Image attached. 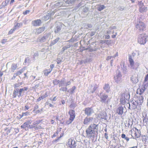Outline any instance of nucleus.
<instances>
[{
	"label": "nucleus",
	"mask_w": 148,
	"mask_h": 148,
	"mask_svg": "<svg viewBox=\"0 0 148 148\" xmlns=\"http://www.w3.org/2000/svg\"><path fill=\"white\" fill-rule=\"evenodd\" d=\"M60 38H57L55 40H54L51 43L52 45H53L55 43H56L59 41Z\"/></svg>",
	"instance_id": "nucleus-39"
},
{
	"label": "nucleus",
	"mask_w": 148,
	"mask_h": 148,
	"mask_svg": "<svg viewBox=\"0 0 148 148\" xmlns=\"http://www.w3.org/2000/svg\"><path fill=\"white\" fill-rule=\"evenodd\" d=\"M95 32H92L90 33V35L91 36H92L95 34Z\"/></svg>",
	"instance_id": "nucleus-57"
},
{
	"label": "nucleus",
	"mask_w": 148,
	"mask_h": 148,
	"mask_svg": "<svg viewBox=\"0 0 148 148\" xmlns=\"http://www.w3.org/2000/svg\"><path fill=\"white\" fill-rule=\"evenodd\" d=\"M98 10L99 11L102 10V6L101 5H100L98 7Z\"/></svg>",
	"instance_id": "nucleus-54"
},
{
	"label": "nucleus",
	"mask_w": 148,
	"mask_h": 148,
	"mask_svg": "<svg viewBox=\"0 0 148 148\" xmlns=\"http://www.w3.org/2000/svg\"><path fill=\"white\" fill-rule=\"evenodd\" d=\"M66 84V86H67L68 85H69L71 84V82L70 81L67 82L66 83H65Z\"/></svg>",
	"instance_id": "nucleus-59"
},
{
	"label": "nucleus",
	"mask_w": 148,
	"mask_h": 148,
	"mask_svg": "<svg viewBox=\"0 0 148 148\" xmlns=\"http://www.w3.org/2000/svg\"><path fill=\"white\" fill-rule=\"evenodd\" d=\"M50 67L51 69L52 70V69L54 67V65L53 64H51L50 65Z\"/></svg>",
	"instance_id": "nucleus-64"
},
{
	"label": "nucleus",
	"mask_w": 148,
	"mask_h": 148,
	"mask_svg": "<svg viewBox=\"0 0 148 148\" xmlns=\"http://www.w3.org/2000/svg\"><path fill=\"white\" fill-rule=\"evenodd\" d=\"M41 23V21L40 19H38L32 22V24L34 26H39Z\"/></svg>",
	"instance_id": "nucleus-16"
},
{
	"label": "nucleus",
	"mask_w": 148,
	"mask_h": 148,
	"mask_svg": "<svg viewBox=\"0 0 148 148\" xmlns=\"http://www.w3.org/2000/svg\"><path fill=\"white\" fill-rule=\"evenodd\" d=\"M97 125L95 124L90 125L86 131V137L92 139L95 137L97 133Z\"/></svg>",
	"instance_id": "nucleus-1"
},
{
	"label": "nucleus",
	"mask_w": 148,
	"mask_h": 148,
	"mask_svg": "<svg viewBox=\"0 0 148 148\" xmlns=\"http://www.w3.org/2000/svg\"><path fill=\"white\" fill-rule=\"evenodd\" d=\"M103 37H104L106 39H109L110 38V36L108 35H104Z\"/></svg>",
	"instance_id": "nucleus-49"
},
{
	"label": "nucleus",
	"mask_w": 148,
	"mask_h": 148,
	"mask_svg": "<svg viewBox=\"0 0 148 148\" xmlns=\"http://www.w3.org/2000/svg\"><path fill=\"white\" fill-rule=\"evenodd\" d=\"M118 56V52H116V54L114 56H112L114 58L115 57L117 56Z\"/></svg>",
	"instance_id": "nucleus-56"
},
{
	"label": "nucleus",
	"mask_w": 148,
	"mask_h": 148,
	"mask_svg": "<svg viewBox=\"0 0 148 148\" xmlns=\"http://www.w3.org/2000/svg\"><path fill=\"white\" fill-rule=\"evenodd\" d=\"M60 82V81L58 80L57 79H56L54 80L53 81V83L54 85H57L58 84H59V83Z\"/></svg>",
	"instance_id": "nucleus-41"
},
{
	"label": "nucleus",
	"mask_w": 148,
	"mask_h": 148,
	"mask_svg": "<svg viewBox=\"0 0 148 148\" xmlns=\"http://www.w3.org/2000/svg\"><path fill=\"white\" fill-rule=\"evenodd\" d=\"M116 27L115 26H111L109 28L108 30L106 31L105 33L108 34H110L111 32V30L116 29Z\"/></svg>",
	"instance_id": "nucleus-22"
},
{
	"label": "nucleus",
	"mask_w": 148,
	"mask_h": 148,
	"mask_svg": "<svg viewBox=\"0 0 148 148\" xmlns=\"http://www.w3.org/2000/svg\"><path fill=\"white\" fill-rule=\"evenodd\" d=\"M71 46V45H68L63 47L62 48L63 51H64L65 50H67Z\"/></svg>",
	"instance_id": "nucleus-33"
},
{
	"label": "nucleus",
	"mask_w": 148,
	"mask_h": 148,
	"mask_svg": "<svg viewBox=\"0 0 148 148\" xmlns=\"http://www.w3.org/2000/svg\"><path fill=\"white\" fill-rule=\"evenodd\" d=\"M45 29V27H43L38 29H34L33 30V32L36 34L38 35L44 31Z\"/></svg>",
	"instance_id": "nucleus-12"
},
{
	"label": "nucleus",
	"mask_w": 148,
	"mask_h": 148,
	"mask_svg": "<svg viewBox=\"0 0 148 148\" xmlns=\"http://www.w3.org/2000/svg\"><path fill=\"white\" fill-rule=\"evenodd\" d=\"M62 61L60 58H58L57 59V62L58 64H59Z\"/></svg>",
	"instance_id": "nucleus-52"
},
{
	"label": "nucleus",
	"mask_w": 148,
	"mask_h": 148,
	"mask_svg": "<svg viewBox=\"0 0 148 148\" xmlns=\"http://www.w3.org/2000/svg\"><path fill=\"white\" fill-rule=\"evenodd\" d=\"M66 86V84L64 80L63 79H62L60 81L59 84V87L62 86Z\"/></svg>",
	"instance_id": "nucleus-27"
},
{
	"label": "nucleus",
	"mask_w": 148,
	"mask_h": 148,
	"mask_svg": "<svg viewBox=\"0 0 148 148\" xmlns=\"http://www.w3.org/2000/svg\"><path fill=\"white\" fill-rule=\"evenodd\" d=\"M52 71V69H49L46 70L45 71L44 74L46 76H47Z\"/></svg>",
	"instance_id": "nucleus-31"
},
{
	"label": "nucleus",
	"mask_w": 148,
	"mask_h": 148,
	"mask_svg": "<svg viewBox=\"0 0 148 148\" xmlns=\"http://www.w3.org/2000/svg\"><path fill=\"white\" fill-rule=\"evenodd\" d=\"M38 53L37 52L34 54V57H38Z\"/></svg>",
	"instance_id": "nucleus-61"
},
{
	"label": "nucleus",
	"mask_w": 148,
	"mask_h": 148,
	"mask_svg": "<svg viewBox=\"0 0 148 148\" xmlns=\"http://www.w3.org/2000/svg\"><path fill=\"white\" fill-rule=\"evenodd\" d=\"M17 65L15 64H13L11 68V70L13 72L17 68Z\"/></svg>",
	"instance_id": "nucleus-30"
},
{
	"label": "nucleus",
	"mask_w": 148,
	"mask_h": 148,
	"mask_svg": "<svg viewBox=\"0 0 148 148\" xmlns=\"http://www.w3.org/2000/svg\"><path fill=\"white\" fill-rule=\"evenodd\" d=\"M147 36L145 34H140L138 39V43L141 45L144 44L146 42Z\"/></svg>",
	"instance_id": "nucleus-5"
},
{
	"label": "nucleus",
	"mask_w": 148,
	"mask_h": 148,
	"mask_svg": "<svg viewBox=\"0 0 148 148\" xmlns=\"http://www.w3.org/2000/svg\"><path fill=\"white\" fill-rule=\"evenodd\" d=\"M146 89V88L144 86H142L140 88L137 89V92L139 91V94L141 95L144 92Z\"/></svg>",
	"instance_id": "nucleus-21"
},
{
	"label": "nucleus",
	"mask_w": 148,
	"mask_h": 148,
	"mask_svg": "<svg viewBox=\"0 0 148 148\" xmlns=\"http://www.w3.org/2000/svg\"><path fill=\"white\" fill-rule=\"evenodd\" d=\"M15 29L14 28V29H11L10 30L9 32V34H12L13 32H14V30Z\"/></svg>",
	"instance_id": "nucleus-51"
},
{
	"label": "nucleus",
	"mask_w": 148,
	"mask_h": 148,
	"mask_svg": "<svg viewBox=\"0 0 148 148\" xmlns=\"http://www.w3.org/2000/svg\"><path fill=\"white\" fill-rule=\"evenodd\" d=\"M88 11V9L87 8H84L83 9V11L84 12H87Z\"/></svg>",
	"instance_id": "nucleus-58"
},
{
	"label": "nucleus",
	"mask_w": 148,
	"mask_h": 148,
	"mask_svg": "<svg viewBox=\"0 0 148 148\" xmlns=\"http://www.w3.org/2000/svg\"><path fill=\"white\" fill-rule=\"evenodd\" d=\"M50 37V34L48 33L44 36L39 38L38 39V41L41 42H44L46 40H49Z\"/></svg>",
	"instance_id": "nucleus-10"
},
{
	"label": "nucleus",
	"mask_w": 148,
	"mask_h": 148,
	"mask_svg": "<svg viewBox=\"0 0 148 148\" xmlns=\"http://www.w3.org/2000/svg\"><path fill=\"white\" fill-rule=\"evenodd\" d=\"M40 121L39 120L34 121L33 123V125H32L33 126H36L38 125H39L38 124L40 123Z\"/></svg>",
	"instance_id": "nucleus-34"
},
{
	"label": "nucleus",
	"mask_w": 148,
	"mask_h": 148,
	"mask_svg": "<svg viewBox=\"0 0 148 148\" xmlns=\"http://www.w3.org/2000/svg\"><path fill=\"white\" fill-rule=\"evenodd\" d=\"M143 97L142 96L140 95V96L139 97L138 99L137 100L138 101L140 105H141L142 103H143Z\"/></svg>",
	"instance_id": "nucleus-26"
},
{
	"label": "nucleus",
	"mask_w": 148,
	"mask_h": 148,
	"mask_svg": "<svg viewBox=\"0 0 148 148\" xmlns=\"http://www.w3.org/2000/svg\"><path fill=\"white\" fill-rule=\"evenodd\" d=\"M41 96L38 99H37V101H40L41 99H43V98H41Z\"/></svg>",
	"instance_id": "nucleus-63"
},
{
	"label": "nucleus",
	"mask_w": 148,
	"mask_h": 148,
	"mask_svg": "<svg viewBox=\"0 0 148 148\" xmlns=\"http://www.w3.org/2000/svg\"><path fill=\"white\" fill-rule=\"evenodd\" d=\"M117 112L119 114H122L123 113V108L122 107H119L117 109Z\"/></svg>",
	"instance_id": "nucleus-25"
},
{
	"label": "nucleus",
	"mask_w": 148,
	"mask_h": 148,
	"mask_svg": "<svg viewBox=\"0 0 148 148\" xmlns=\"http://www.w3.org/2000/svg\"><path fill=\"white\" fill-rule=\"evenodd\" d=\"M60 30V27L59 26H57L55 29V32L56 33H58Z\"/></svg>",
	"instance_id": "nucleus-40"
},
{
	"label": "nucleus",
	"mask_w": 148,
	"mask_h": 148,
	"mask_svg": "<svg viewBox=\"0 0 148 148\" xmlns=\"http://www.w3.org/2000/svg\"><path fill=\"white\" fill-rule=\"evenodd\" d=\"M137 77V75H133L131 77V80L133 83H136L138 82V80Z\"/></svg>",
	"instance_id": "nucleus-19"
},
{
	"label": "nucleus",
	"mask_w": 148,
	"mask_h": 148,
	"mask_svg": "<svg viewBox=\"0 0 148 148\" xmlns=\"http://www.w3.org/2000/svg\"><path fill=\"white\" fill-rule=\"evenodd\" d=\"M132 107L130 106V103H127V104H128L129 105L128 108L129 109H135L137 108V106L138 105H140L138 101H133L132 102Z\"/></svg>",
	"instance_id": "nucleus-11"
},
{
	"label": "nucleus",
	"mask_w": 148,
	"mask_h": 148,
	"mask_svg": "<svg viewBox=\"0 0 148 148\" xmlns=\"http://www.w3.org/2000/svg\"><path fill=\"white\" fill-rule=\"evenodd\" d=\"M85 114L87 116H89L93 112L92 109L90 108H86L85 110Z\"/></svg>",
	"instance_id": "nucleus-13"
},
{
	"label": "nucleus",
	"mask_w": 148,
	"mask_h": 148,
	"mask_svg": "<svg viewBox=\"0 0 148 148\" xmlns=\"http://www.w3.org/2000/svg\"><path fill=\"white\" fill-rule=\"evenodd\" d=\"M143 123L144 125H146L148 122V119L146 117L143 116Z\"/></svg>",
	"instance_id": "nucleus-28"
},
{
	"label": "nucleus",
	"mask_w": 148,
	"mask_h": 148,
	"mask_svg": "<svg viewBox=\"0 0 148 148\" xmlns=\"http://www.w3.org/2000/svg\"><path fill=\"white\" fill-rule=\"evenodd\" d=\"M105 43L108 45H109L111 43V40H102V43Z\"/></svg>",
	"instance_id": "nucleus-36"
},
{
	"label": "nucleus",
	"mask_w": 148,
	"mask_h": 148,
	"mask_svg": "<svg viewBox=\"0 0 148 148\" xmlns=\"http://www.w3.org/2000/svg\"><path fill=\"white\" fill-rule=\"evenodd\" d=\"M108 97V96L106 94H104L102 96V101H106V100H107Z\"/></svg>",
	"instance_id": "nucleus-37"
},
{
	"label": "nucleus",
	"mask_w": 148,
	"mask_h": 148,
	"mask_svg": "<svg viewBox=\"0 0 148 148\" xmlns=\"http://www.w3.org/2000/svg\"><path fill=\"white\" fill-rule=\"evenodd\" d=\"M117 34V32H116L115 33V34H114L112 35V37L113 38H114L116 36Z\"/></svg>",
	"instance_id": "nucleus-53"
},
{
	"label": "nucleus",
	"mask_w": 148,
	"mask_h": 148,
	"mask_svg": "<svg viewBox=\"0 0 148 148\" xmlns=\"http://www.w3.org/2000/svg\"><path fill=\"white\" fill-rule=\"evenodd\" d=\"M67 88L66 87H62L60 88V90L64 92H66L67 90Z\"/></svg>",
	"instance_id": "nucleus-44"
},
{
	"label": "nucleus",
	"mask_w": 148,
	"mask_h": 148,
	"mask_svg": "<svg viewBox=\"0 0 148 148\" xmlns=\"http://www.w3.org/2000/svg\"><path fill=\"white\" fill-rule=\"evenodd\" d=\"M18 97L19 98L22 95V94L24 92V88H20L19 89L18 88Z\"/></svg>",
	"instance_id": "nucleus-23"
},
{
	"label": "nucleus",
	"mask_w": 148,
	"mask_h": 148,
	"mask_svg": "<svg viewBox=\"0 0 148 148\" xmlns=\"http://www.w3.org/2000/svg\"><path fill=\"white\" fill-rule=\"evenodd\" d=\"M67 145L69 148H75L77 146L76 143L75 141L72 139L69 140Z\"/></svg>",
	"instance_id": "nucleus-9"
},
{
	"label": "nucleus",
	"mask_w": 148,
	"mask_h": 148,
	"mask_svg": "<svg viewBox=\"0 0 148 148\" xmlns=\"http://www.w3.org/2000/svg\"><path fill=\"white\" fill-rule=\"evenodd\" d=\"M32 123L31 120L28 121L24 123L23 124L21 125V127L22 128H23L26 130L28 129V128L29 127L30 128L32 129L34 131L37 130L41 128V126L40 125H37L36 126H33L32 125H30L29 124Z\"/></svg>",
	"instance_id": "nucleus-2"
},
{
	"label": "nucleus",
	"mask_w": 148,
	"mask_h": 148,
	"mask_svg": "<svg viewBox=\"0 0 148 148\" xmlns=\"http://www.w3.org/2000/svg\"><path fill=\"white\" fill-rule=\"evenodd\" d=\"M147 10V7H143L139 8V11L140 12H146Z\"/></svg>",
	"instance_id": "nucleus-29"
},
{
	"label": "nucleus",
	"mask_w": 148,
	"mask_h": 148,
	"mask_svg": "<svg viewBox=\"0 0 148 148\" xmlns=\"http://www.w3.org/2000/svg\"><path fill=\"white\" fill-rule=\"evenodd\" d=\"M73 120V119H72L69 118V120L66 121V123L68 125H69L71 123Z\"/></svg>",
	"instance_id": "nucleus-43"
},
{
	"label": "nucleus",
	"mask_w": 148,
	"mask_h": 148,
	"mask_svg": "<svg viewBox=\"0 0 148 148\" xmlns=\"http://www.w3.org/2000/svg\"><path fill=\"white\" fill-rule=\"evenodd\" d=\"M136 27L138 31L142 32L145 29L146 26L143 22H139L136 25Z\"/></svg>",
	"instance_id": "nucleus-7"
},
{
	"label": "nucleus",
	"mask_w": 148,
	"mask_h": 148,
	"mask_svg": "<svg viewBox=\"0 0 148 148\" xmlns=\"http://www.w3.org/2000/svg\"><path fill=\"white\" fill-rule=\"evenodd\" d=\"M29 12L30 11L29 10H26L25 12H23V14L24 15L26 14H27L29 13Z\"/></svg>",
	"instance_id": "nucleus-50"
},
{
	"label": "nucleus",
	"mask_w": 148,
	"mask_h": 148,
	"mask_svg": "<svg viewBox=\"0 0 148 148\" xmlns=\"http://www.w3.org/2000/svg\"><path fill=\"white\" fill-rule=\"evenodd\" d=\"M93 118L90 117H86L84 119V124H88L93 120Z\"/></svg>",
	"instance_id": "nucleus-14"
},
{
	"label": "nucleus",
	"mask_w": 148,
	"mask_h": 148,
	"mask_svg": "<svg viewBox=\"0 0 148 148\" xmlns=\"http://www.w3.org/2000/svg\"><path fill=\"white\" fill-rule=\"evenodd\" d=\"M97 88L96 86L94 85H91L90 88L88 90V92L89 93L92 92L93 93L95 91Z\"/></svg>",
	"instance_id": "nucleus-18"
},
{
	"label": "nucleus",
	"mask_w": 148,
	"mask_h": 148,
	"mask_svg": "<svg viewBox=\"0 0 148 148\" xmlns=\"http://www.w3.org/2000/svg\"><path fill=\"white\" fill-rule=\"evenodd\" d=\"M18 88H15L13 92V93L12 96L14 98L16 97V96H18Z\"/></svg>",
	"instance_id": "nucleus-24"
},
{
	"label": "nucleus",
	"mask_w": 148,
	"mask_h": 148,
	"mask_svg": "<svg viewBox=\"0 0 148 148\" xmlns=\"http://www.w3.org/2000/svg\"><path fill=\"white\" fill-rule=\"evenodd\" d=\"M79 0H66V1L63 0H61L59 2H57L54 5V6L56 7H60L64 5V3H66L68 4L72 3L74 2H76Z\"/></svg>",
	"instance_id": "nucleus-3"
},
{
	"label": "nucleus",
	"mask_w": 148,
	"mask_h": 148,
	"mask_svg": "<svg viewBox=\"0 0 148 148\" xmlns=\"http://www.w3.org/2000/svg\"><path fill=\"white\" fill-rule=\"evenodd\" d=\"M56 12L53 11L51 13H48L47 14L46 16H45L43 17V19L45 20H47L51 18V16L54 14Z\"/></svg>",
	"instance_id": "nucleus-15"
},
{
	"label": "nucleus",
	"mask_w": 148,
	"mask_h": 148,
	"mask_svg": "<svg viewBox=\"0 0 148 148\" xmlns=\"http://www.w3.org/2000/svg\"><path fill=\"white\" fill-rule=\"evenodd\" d=\"M139 8L143 7L144 6H143V3L142 1H140L139 3Z\"/></svg>",
	"instance_id": "nucleus-47"
},
{
	"label": "nucleus",
	"mask_w": 148,
	"mask_h": 148,
	"mask_svg": "<svg viewBox=\"0 0 148 148\" xmlns=\"http://www.w3.org/2000/svg\"><path fill=\"white\" fill-rule=\"evenodd\" d=\"M103 88L107 92H109L110 91V87L108 84H105L103 86Z\"/></svg>",
	"instance_id": "nucleus-20"
},
{
	"label": "nucleus",
	"mask_w": 148,
	"mask_h": 148,
	"mask_svg": "<svg viewBox=\"0 0 148 148\" xmlns=\"http://www.w3.org/2000/svg\"><path fill=\"white\" fill-rule=\"evenodd\" d=\"M129 61L131 67L134 69H137L139 66L140 64L137 62H134L131 56H129Z\"/></svg>",
	"instance_id": "nucleus-4"
},
{
	"label": "nucleus",
	"mask_w": 148,
	"mask_h": 148,
	"mask_svg": "<svg viewBox=\"0 0 148 148\" xmlns=\"http://www.w3.org/2000/svg\"><path fill=\"white\" fill-rule=\"evenodd\" d=\"M22 25V23H17V24L15 26L14 28L15 29L16 28H18Z\"/></svg>",
	"instance_id": "nucleus-38"
},
{
	"label": "nucleus",
	"mask_w": 148,
	"mask_h": 148,
	"mask_svg": "<svg viewBox=\"0 0 148 148\" xmlns=\"http://www.w3.org/2000/svg\"><path fill=\"white\" fill-rule=\"evenodd\" d=\"M131 132V135L134 138H138L140 136V134L138 130L136 128H134L133 130H131L130 132Z\"/></svg>",
	"instance_id": "nucleus-6"
},
{
	"label": "nucleus",
	"mask_w": 148,
	"mask_h": 148,
	"mask_svg": "<svg viewBox=\"0 0 148 148\" xmlns=\"http://www.w3.org/2000/svg\"><path fill=\"white\" fill-rule=\"evenodd\" d=\"M69 114L70 115V118L74 120L75 117V111L72 110H70L69 112Z\"/></svg>",
	"instance_id": "nucleus-17"
},
{
	"label": "nucleus",
	"mask_w": 148,
	"mask_h": 148,
	"mask_svg": "<svg viewBox=\"0 0 148 148\" xmlns=\"http://www.w3.org/2000/svg\"><path fill=\"white\" fill-rule=\"evenodd\" d=\"M76 89L75 86H73L70 90L71 93H73L74 92L75 90Z\"/></svg>",
	"instance_id": "nucleus-45"
},
{
	"label": "nucleus",
	"mask_w": 148,
	"mask_h": 148,
	"mask_svg": "<svg viewBox=\"0 0 148 148\" xmlns=\"http://www.w3.org/2000/svg\"><path fill=\"white\" fill-rule=\"evenodd\" d=\"M114 58L112 56H108L106 58L107 60H111L110 61V64H112V61H113V58Z\"/></svg>",
	"instance_id": "nucleus-32"
},
{
	"label": "nucleus",
	"mask_w": 148,
	"mask_h": 148,
	"mask_svg": "<svg viewBox=\"0 0 148 148\" xmlns=\"http://www.w3.org/2000/svg\"><path fill=\"white\" fill-rule=\"evenodd\" d=\"M38 108V105H36L34 108V111H36Z\"/></svg>",
	"instance_id": "nucleus-55"
},
{
	"label": "nucleus",
	"mask_w": 148,
	"mask_h": 148,
	"mask_svg": "<svg viewBox=\"0 0 148 148\" xmlns=\"http://www.w3.org/2000/svg\"><path fill=\"white\" fill-rule=\"evenodd\" d=\"M124 9L123 7H120L119 8V10L120 11H123L124 10Z\"/></svg>",
	"instance_id": "nucleus-62"
},
{
	"label": "nucleus",
	"mask_w": 148,
	"mask_h": 148,
	"mask_svg": "<svg viewBox=\"0 0 148 148\" xmlns=\"http://www.w3.org/2000/svg\"><path fill=\"white\" fill-rule=\"evenodd\" d=\"M40 84H38L35 85L34 86L32 87V88L34 89H36L38 88Z\"/></svg>",
	"instance_id": "nucleus-48"
},
{
	"label": "nucleus",
	"mask_w": 148,
	"mask_h": 148,
	"mask_svg": "<svg viewBox=\"0 0 148 148\" xmlns=\"http://www.w3.org/2000/svg\"><path fill=\"white\" fill-rule=\"evenodd\" d=\"M48 96L47 93V92H45L44 95L41 96V98L43 99L46 98Z\"/></svg>",
	"instance_id": "nucleus-46"
},
{
	"label": "nucleus",
	"mask_w": 148,
	"mask_h": 148,
	"mask_svg": "<svg viewBox=\"0 0 148 148\" xmlns=\"http://www.w3.org/2000/svg\"><path fill=\"white\" fill-rule=\"evenodd\" d=\"M23 72L22 70H20L17 72L16 73H14V75L16 76H17L18 75H20Z\"/></svg>",
	"instance_id": "nucleus-42"
},
{
	"label": "nucleus",
	"mask_w": 148,
	"mask_h": 148,
	"mask_svg": "<svg viewBox=\"0 0 148 148\" xmlns=\"http://www.w3.org/2000/svg\"><path fill=\"white\" fill-rule=\"evenodd\" d=\"M116 75L114 77L115 81L117 83H120L121 81L122 75L120 72L118 70L116 71Z\"/></svg>",
	"instance_id": "nucleus-8"
},
{
	"label": "nucleus",
	"mask_w": 148,
	"mask_h": 148,
	"mask_svg": "<svg viewBox=\"0 0 148 148\" xmlns=\"http://www.w3.org/2000/svg\"><path fill=\"white\" fill-rule=\"evenodd\" d=\"M19 86V85L18 84H15L14 85V88H16V87H18Z\"/></svg>",
	"instance_id": "nucleus-60"
},
{
	"label": "nucleus",
	"mask_w": 148,
	"mask_h": 148,
	"mask_svg": "<svg viewBox=\"0 0 148 148\" xmlns=\"http://www.w3.org/2000/svg\"><path fill=\"white\" fill-rule=\"evenodd\" d=\"M121 137L125 139L127 141H128L129 140V138L126 137L125 135L124 134H123L121 135Z\"/></svg>",
	"instance_id": "nucleus-35"
}]
</instances>
